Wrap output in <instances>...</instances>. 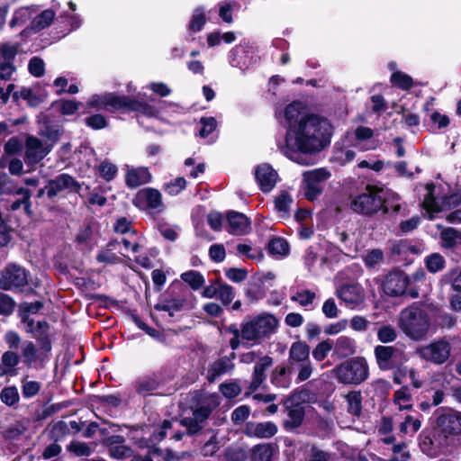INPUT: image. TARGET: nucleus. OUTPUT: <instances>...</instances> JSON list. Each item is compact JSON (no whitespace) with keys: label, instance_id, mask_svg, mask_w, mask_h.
<instances>
[{"label":"nucleus","instance_id":"1","mask_svg":"<svg viewBox=\"0 0 461 461\" xmlns=\"http://www.w3.org/2000/svg\"><path fill=\"white\" fill-rule=\"evenodd\" d=\"M330 125L326 120L311 115L288 126L285 144L281 149L290 158L295 152L316 153L330 143Z\"/></svg>","mask_w":461,"mask_h":461},{"label":"nucleus","instance_id":"2","mask_svg":"<svg viewBox=\"0 0 461 461\" xmlns=\"http://www.w3.org/2000/svg\"><path fill=\"white\" fill-rule=\"evenodd\" d=\"M389 200L384 197V189L374 185H367L364 190L350 200V209L358 214L373 216L388 211Z\"/></svg>","mask_w":461,"mask_h":461},{"label":"nucleus","instance_id":"3","mask_svg":"<svg viewBox=\"0 0 461 461\" xmlns=\"http://www.w3.org/2000/svg\"><path fill=\"white\" fill-rule=\"evenodd\" d=\"M277 327V319L269 313L246 318L243 321V340L251 345L259 344L275 333Z\"/></svg>","mask_w":461,"mask_h":461},{"label":"nucleus","instance_id":"4","mask_svg":"<svg viewBox=\"0 0 461 461\" xmlns=\"http://www.w3.org/2000/svg\"><path fill=\"white\" fill-rule=\"evenodd\" d=\"M37 344L32 340H22L19 347L22 363L27 368L41 369L50 360L51 342L49 336L39 338Z\"/></svg>","mask_w":461,"mask_h":461},{"label":"nucleus","instance_id":"5","mask_svg":"<svg viewBox=\"0 0 461 461\" xmlns=\"http://www.w3.org/2000/svg\"><path fill=\"white\" fill-rule=\"evenodd\" d=\"M330 372L339 383L344 384H360L369 375L367 362L359 357L342 362Z\"/></svg>","mask_w":461,"mask_h":461},{"label":"nucleus","instance_id":"6","mask_svg":"<svg viewBox=\"0 0 461 461\" xmlns=\"http://www.w3.org/2000/svg\"><path fill=\"white\" fill-rule=\"evenodd\" d=\"M399 326L406 336L419 340L428 332L429 320L423 310L418 307H410L402 311Z\"/></svg>","mask_w":461,"mask_h":461},{"label":"nucleus","instance_id":"7","mask_svg":"<svg viewBox=\"0 0 461 461\" xmlns=\"http://www.w3.org/2000/svg\"><path fill=\"white\" fill-rule=\"evenodd\" d=\"M374 354L378 367L384 371L397 368L408 360L402 348L393 346L378 345L375 348Z\"/></svg>","mask_w":461,"mask_h":461},{"label":"nucleus","instance_id":"8","mask_svg":"<svg viewBox=\"0 0 461 461\" xmlns=\"http://www.w3.org/2000/svg\"><path fill=\"white\" fill-rule=\"evenodd\" d=\"M4 341L8 347V350L3 353L1 363L9 375L17 374V366L22 362L21 353L16 352L21 345V336L14 330H8L4 335Z\"/></svg>","mask_w":461,"mask_h":461},{"label":"nucleus","instance_id":"9","mask_svg":"<svg viewBox=\"0 0 461 461\" xmlns=\"http://www.w3.org/2000/svg\"><path fill=\"white\" fill-rule=\"evenodd\" d=\"M190 404L193 415L200 420H206L221 404V398L216 393L195 391L192 394Z\"/></svg>","mask_w":461,"mask_h":461},{"label":"nucleus","instance_id":"10","mask_svg":"<svg viewBox=\"0 0 461 461\" xmlns=\"http://www.w3.org/2000/svg\"><path fill=\"white\" fill-rule=\"evenodd\" d=\"M436 416V428L446 438L461 435V411L441 408L437 411Z\"/></svg>","mask_w":461,"mask_h":461},{"label":"nucleus","instance_id":"11","mask_svg":"<svg viewBox=\"0 0 461 461\" xmlns=\"http://www.w3.org/2000/svg\"><path fill=\"white\" fill-rule=\"evenodd\" d=\"M425 189L427 193L424 195L422 205L429 213L448 210L461 203V190L456 194L443 197L439 203L433 195L435 189V185L433 184H427ZM429 218V220H433L432 214H430Z\"/></svg>","mask_w":461,"mask_h":461},{"label":"nucleus","instance_id":"12","mask_svg":"<svg viewBox=\"0 0 461 461\" xmlns=\"http://www.w3.org/2000/svg\"><path fill=\"white\" fill-rule=\"evenodd\" d=\"M452 346L446 339H437L418 350L420 357L434 365L445 364L451 356Z\"/></svg>","mask_w":461,"mask_h":461},{"label":"nucleus","instance_id":"13","mask_svg":"<svg viewBox=\"0 0 461 461\" xmlns=\"http://www.w3.org/2000/svg\"><path fill=\"white\" fill-rule=\"evenodd\" d=\"M345 141L360 151L374 150L380 146V141L374 139V131L366 126H358L353 131H348Z\"/></svg>","mask_w":461,"mask_h":461},{"label":"nucleus","instance_id":"14","mask_svg":"<svg viewBox=\"0 0 461 461\" xmlns=\"http://www.w3.org/2000/svg\"><path fill=\"white\" fill-rule=\"evenodd\" d=\"M303 176V194L309 201H314L322 192L323 183L330 178V173L325 168L305 171Z\"/></svg>","mask_w":461,"mask_h":461},{"label":"nucleus","instance_id":"15","mask_svg":"<svg viewBox=\"0 0 461 461\" xmlns=\"http://www.w3.org/2000/svg\"><path fill=\"white\" fill-rule=\"evenodd\" d=\"M127 102V96L118 95L114 93L93 95L86 102V107L108 112L122 111Z\"/></svg>","mask_w":461,"mask_h":461},{"label":"nucleus","instance_id":"16","mask_svg":"<svg viewBox=\"0 0 461 461\" xmlns=\"http://www.w3.org/2000/svg\"><path fill=\"white\" fill-rule=\"evenodd\" d=\"M28 283V275L22 267L10 264L0 276V289L14 291L25 286Z\"/></svg>","mask_w":461,"mask_h":461},{"label":"nucleus","instance_id":"17","mask_svg":"<svg viewBox=\"0 0 461 461\" xmlns=\"http://www.w3.org/2000/svg\"><path fill=\"white\" fill-rule=\"evenodd\" d=\"M409 276L402 270L394 269L388 273L383 282L384 292L390 296L408 295Z\"/></svg>","mask_w":461,"mask_h":461},{"label":"nucleus","instance_id":"18","mask_svg":"<svg viewBox=\"0 0 461 461\" xmlns=\"http://www.w3.org/2000/svg\"><path fill=\"white\" fill-rule=\"evenodd\" d=\"M52 146L41 141L40 139L29 135L25 140L24 161L33 166L41 161L51 150Z\"/></svg>","mask_w":461,"mask_h":461},{"label":"nucleus","instance_id":"19","mask_svg":"<svg viewBox=\"0 0 461 461\" xmlns=\"http://www.w3.org/2000/svg\"><path fill=\"white\" fill-rule=\"evenodd\" d=\"M47 196L50 199L54 198L59 193L68 191L69 193H78L81 189L80 184L68 174H60L55 178L50 179L45 185Z\"/></svg>","mask_w":461,"mask_h":461},{"label":"nucleus","instance_id":"20","mask_svg":"<svg viewBox=\"0 0 461 461\" xmlns=\"http://www.w3.org/2000/svg\"><path fill=\"white\" fill-rule=\"evenodd\" d=\"M132 202L142 210L152 209L160 212L164 207L161 193L150 187L139 190Z\"/></svg>","mask_w":461,"mask_h":461},{"label":"nucleus","instance_id":"21","mask_svg":"<svg viewBox=\"0 0 461 461\" xmlns=\"http://www.w3.org/2000/svg\"><path fill=\"white\" fill-rule=\"evenodd\" d=\"M299 394L294 393L286 401L287 418L285 420V428L293 430L301 426L304 419V406L298 402Z\"/></svg>","mask_w":461,"mask_h":461},{"label":"nucleus","instance_id":"22","mask_svg":"<svg viewBox=\"0 0 461 461\" xmlns=\"http://www.w3.org/2000/svg\"><path fill=\"white\" fill-rule=\"evenodd\" d=\"M235 354L224 356L211 363L207 368L206 379L210 384L216 382L221 376L233 371Z\"/></svg>","mask_w":461,"mask_h":461},{"label":"nucleus","instance_id":"23","mask_svg":"<svg viewBox=\"0 0 461 461\" xmlns=\"http://www.w3.org/2000/svg\"><path fill=\"white\" fill-rule=\"evenodd\" d=\"M277 426L272 421L248 422L244 429L246 436L258 438H268L277 433Z\"/></svg>","mask_w":461,"mask_h":461},{"label":"nucleus","instance_id":"24","mask_svg":"<svg viewBox=\"0 0 461 461\" xmlns=\"http://www.w3.org/2000/svg\"><path fill=\"white\" fill-rule=\"evenodd\" d=\"M337 295L347 306L355 308L364 302V292L359 285H345L337 291Z\"/></svg>","mask_w":461,"mask_h":461},{"label":"nucleus","instance_id":"25","mask_svg":"<svg viewBox=\"0 0 461 461\" xmlns=\"http://www.w3.org/2000/svg\"><path fill=\"white\" fill-rule=\"evenodd\" d=\"M257 182L263 192L271 191L277 181L276 171L267 164L258 166L255 172Z\"/></svg>","mask_w":461,"mask_h":461},{"label":"nucleus","instance_id":"26","mask_svg":"<svg viewBox=\"0 0 461 461\" xmlns=\"http://www.w3.org/2000/svg\"><path fill=\"white\" fill-rule=\"evenodd\" d=\"M227 230L233 235H245L250 230V221L249 218L238 212H230L227 214Z\"/></svg>","mask_w":461,"mask_h":461},{"label":"nucleus","instance_id":"27","mask_svg":"<svg viewBox=\"0 0 461 461\" xmlns=\"http://www.w3.org/2000/svg\"><path fill=\"white\" fill-rule=\"evenodd\" d=\"M152 176L148 167H127L125 183L130 188H136L151 181Z\"/></svg>","mask_w":461,"mask_h":461},{"label":"nucleus","instance_id":"28","mask_svg":"<svg viewBox=\"0 0 461 461\" xmlns=\"http://www.w3.org/2000/svg\"><path fill=\"white\" fill-rule=\"evenodd\" d=\"M273 365V358L269 356L260 357L254 366L252 380L249 386V393L256 391L265 381L266 371Z\"/></svg>","mask_w":461,"mask_h":461},{"label":"nucleus","instance_id":"29","mask_svg":"<svg viewBox=\"0 0 461 461\" xmlns=\"http://www.w3.org/2000/svg\"><path fill=\"white\" fill-rule=\"evenodd\" d=\"M291 365H300L310 362V347L303 341L294 342L289 349Z\"/></svg>","mask_w":461,"mask_h":461},{"label":"nucleus","instance_id":"30","mask_svg":"<svg viewBox=\"0 0 461 461\" xmlns=\"http://www.w3.org/2000/svg\"><path fill=\"white\" fill-rule=\"evenodd\" d=\"M118 240L110 241L107 246L98 251L96 260L105 265H115L122 262L121 258L114 252Z\"/></svg>","mask_w":461,"mask_h":461},{"label":"nucleus","instance_id":"31","mask_svg":"<svg viewBox=\"0 0 461 461\" xmlns=\"http://www.w3.org/2000/svg\"><path fill=\"white\" fill-rule=\"evenodd\" d=\"M305 113V105L302 102H294L286 106L285 117L288 122V126L294 125L302 118L309 117Z\"/></svg>","mask_w":461,"mask_h":461},{"label":"nucleus","instance_id":"32","mask_svg":"<svg viewBox=\"0 0 461 461\" xmlns=\"http://www.w3.org/2000/svg\"><path fill=\"white\" fill-rule=\"evenodd\" d=\"M333 347L334 352L341 357H347L356 353V341L347 336L339 337Z\"/></svg>","mask_w":461,"mask_h":461},{"label":"nucleus","instance_id":"33","mask_svg":"<svg viewBox=\"0 0 461 461\" xmlns=\"http://www.w3.org/2000/svg\"><path fill=\"white\" fill-rule=\"evenodd\" d=\"M356 157V152L347 147L341 146L339 143H336L334 146L333 154L331 160L338 163L340 166L352 161Z\"/></svg>","mask_w":461,"mask_h":461},{"label":"nucleus","instance_id":"34","mask_svg":"<svg viewBox=\"0 0 461 461\" xmlns=\"http://www.w3.org/2000/svg\"><path fill=\"white\" fill-rule=\"evenodd\" d=\"M442 247L454 248L456 245H461V230L454 228H445L440 233Z\"/></svg>","mask_w":461,"mask_h":461},{"label":"nucleus","instance_id":"35","mask_svg":"<svg viewBox=\"0 0 461 461\" xmlns=\"http://www.w3.org/2000/svg\"><path fill=\"white\" fill-rule=\"evenodd\" d=\"M317 295L313 291L302 289L295 292L291 296V301L297 303L302 307H313V303Z\"/></svg>","mask_w":461,"mask_h":461},{"label":"nucleus","instance_id":"36","mask_svg":"<svg viewBox=\"0 0 461 461\" xmlns=\"http://www.w3.org/2000/svg\"><path fill=\"white\" fill-rule=\"evenodd\" d=\"M348 402V411L354 415L359 416L362 411V395L359 391H351L346 396Z\"/></svg>","mask_w":461,"mask_h":461},{"label":"nucleus","instance_id":"37","mask_svg":"<svg viewBox=\"0 0 461 461\" xmlns=\"http://www.w3.org/2000/svg\"><path fill=\"white\" fill-rule=\"evenodd\" d=\"M274 448L270 444L262 443L256 445L251 453L252 461H271Z\"/></svg>","mask_w":461,"mask_h":461},{"label":"nucleus","instance_id":"38","mask_svg":"<svg viewBox=\"0 0 461 461\" xmlns=\"http://www.w3.org/2000/svg\"><path fill=\"white\" fill-rule=\"evenodd\" d=\"M409 280L408 295L411 298H418L420 296V286L425 282L424 271L421 269L417 270L411 276H409Z\"/></svg>","mask_w":461,"mask_h":461},{"label":"nucleus","instance_id":"39","mask_svg":"<svg viewBox=\"0 0 461 461\" xmlns=\"http://www.w3.org/2000/svg\"><path fill=\"white\" fill-rule=\"evenodd\" d=\"M271 382L277 387H289L290 377L288 375V369L284 366H276L272 372Z\"/></svg>","mask_w":461,"mask_h":461},{"label":"nucleus","instance_id":"40","mask_svg":"<svg viewBox=\"0 0 461 461\" xmlns=\"http://www.w3.org/2000/svg\"><path fill=\"white\" fill-rule=\"evenodd\" d=\"M122 111H137L147 116H154L157 113L155 107L129 97Z\"/></svg>","mask_w":461,"mask_h":461},{"label":"nucleus","instance_id":"41","mask_svg":"<svg viewBox=\"0 0 461 461\" xmlns=\"http://www.w3.org/2000/svg\"><path fill=\"white\" fill-rule=\"evenodd\" d=\"M292 203L293 198L285 191L282 192L275 198V209L282 217H285L289 214Z\"/></svg>","mask_w":461,"mask_h":461},{"label":"nucleus","instance_id":"42","mask_svg":"<svg viewBox=\"0 0 461 461\" xmlns=\"http://www.w3.org/2000/svg\"><path fill=\"white\" fill-rule=\"evenodd\" d=\"M421 427V421L418 418L407 415L399 426L402 434L413 436Z\"/></svg>","mask_w":461,"mask_h":461},{"label":"nucleus","instance_id":"43","mask_svg":"<svg viewBox=\"0 0 461 461\" xmlns=\"http://www.w3.org/2000/svg\"><path fill=\"white\" fill-rule=\"evenodd\" d=\"M158 382L156 379L145 376L141 377L135 383V390L139 394L146 395L158 388Z\"/></svg>","mask_w":461,"mask_h":461},{"label":"nucleus","instance_id":"44","mask_svg":"<svg viewBox=\"0 0 461 461\" xmlns=\"http://www.w3.org/2000/svg\"><path fill=\"white\" fill-rule=\"evenodd\" d=\"M55 17V13L52 10L47 9L41 14L37 15L32 22V27L35 31H41L48 27Z\"/></svg>","mask_w":461,"mask_h":461},{"label":"nucleus","instance_id":"45","mask_svg":"<svg viewBox=\"0 0 461 461\" xmlns=\"http://www.w3.org/2000/svg\"><path fill=\"white\" fill-rule=\"evenodd\" d=\"M183 304L184 301L182 299L172 298L156 304L155 309L167 312L169 316H174L175 312H179L183 308Z\"/></svg>","mask_w":461,"mask_h":461},{"label":"nucleus","instance_id":"46","mask_svg":"<svg viewBox=\"0 0 461 461\" xmlns=\"http://www.w3.org/2000/svg\"><path fill=\"white\" fill-rule=\"evenodd\" d=\"M425 265L430 273H438L444 269L446 261L439 253H432L426 257Z\"/></svg>","mask_w":461,"mask_h":461},{"label":"nucleus","instance_id":"47","mask_svg":"<svg viewBox=\"0 0 461 461\" xmlns=\"http://www.w3.org/2000/svg\"><path fill=\"white\" fill-rule=\"evenodd\" d=\"M21 384L22 394L25 399L34 397L41 388V384L40 382L28 380L27 377H23Z\"/></svg>","mask_w":461,"mask_h":461},{"label":"nucleus","instance_id":"48","mask_svg":"<svg viewBox=\"0 0 461 461\" xmlns=\"http://www.w3.org/2000/svg\"><path fill=\"white\" fill-rule=\"evenodd\" d=\"M183 281L187 283L194 290H198L204 284L203 276L197 271L190 270L181 275Z\"/></svg>","mask_w":461,"mask_h":461},{"label":"nucleus","instance_id":"49","mask_svg":"<svg viewBox=\"0 0 461 461\" xmlns=\"http://www.w3.org/2000/svg\"><path fill=\"white\" fill-rule=\"evenodd\" d=\"M268 250L273 255L285 256L289 252V245L285 239L275 238L269 241Z\"/></svg>","mask_w":461,"mask_h":461},{"label":"nucleus","instance_id":"50","mask_svg":"<svg viewBox=\"0 0 461 461\" xmlns=\"http://www.w3.org/2000/svg\"><path fill=\"white\" fill-rule=\"evenodd\" d=\"M392 456L389 461H409L411 454L405 443L394 444L392 448Z\"/></svg>","mask_w":461,"mask_h":461},{"label":"nucleus","instance_id":"51","mask_svg":"<svg viewBox=\"0 0 461 461\" xmlns=\"http://www.w3.org/2000/svg\"><path fill=\"white\" fill-rule=\"evenodd\" d=\"M390 80L393 85L402 90H408L413 85L412 78L407 74L400 71L393 73Z\"/></svg>","mask_w":461,"mask_h":461},{"label":"nucleus","instance_id":"52","mask_svg":"<svg viewBox=\"0 0 461 461\" xmlns=\"http://www.w3.org/2000/svg\"><path fill=\"white\" fill-rule=\"evenodd\" d=\"M377 339L382 343H391L397 339V331L391 325H383L377 329Z\"/></svg>","mask_w":461,"mask_h":461},{"label":"nucleus","instance_id":"53","mask_svg":"<svg viewBox=\"0 0 461 461\" xmlns=\"http://www.w3.org/2000/svg\"><path fill=\"white\" fill-rule=\"evenodd\" d=\"M333 348V342L330 339H325L320 342L312 350V357L317 361H322Z\"/></svg>","mask_w":461,"mask_h":461},{"label":"nucleus","instance_id":"54","mask_svg":"<svg viewBox=\"0 0 461 461\" xmlns=\"http://www.w3.org/2000/svg\"><path fill=\"white\" fill-rule=\"evenodd\" d=\"M235 293L232 286L228 284L219 282L217 298L222 303V304L229 305L233 301Z\"/></svg>","mask_w":461,"mask_h":461},{"label":"nucleus","instance_id":"55","mask_svg":"<svg viewBox=\"0 0 461 461\" xmlns=\"http://www.w3.org/2000/svg\"><path fill=\"white\" fill-rule=\"evenodd\" d=\"M17 195H22L21 199H17L10 204V209L12 211H16L23 206V209L27 214L31 213V191L29 189L24 188V193H17Z\"/></svg>","mask_w":461,"mask_h":461},{"label":"nucleus","instance_id":"56","mask_svg":"<svg viewBox=\"0 0 461 461\" xmlns=\"http://www.w3.org/2000/svg\"><path fill=\"white\" fill-rule=\"evenodd\" d=\"M1 401L8 406H13L19 402V393L15 386L4 388L0 393Z\"/></svg>","mask_w":461,"mask_h":461},{"label":"nucleus","instance_id":"57","mask_svg":"<svg viewBox=\"0 0 461 461\" xmlns=\"http://www.w3.org/2000/svg\"><path fill=\"white\" fill-rule=\"evenodd\" d=\"M206 17L203 8H196L192 15L189 30L196 32L202 30L205 24Z\"/></svg>","mask_w":461,"mask_h":461},{"label":"nucleus","instance_id":"58","mask_svg":"<svg viewBox=\"0 0 461 461\" xmlns=\"http://www.w3.org/2000/svg\"><path fill=\"white\" fill-rule=\"evenodd\" d=\"M55 105L62 114L72 115L79 109L81 103L74 100H60Z\"/></svg>","mask_w":461,"mask_h":461},{"label":"nucleus","instance_id":"59","mask_svg":"<svg viewBox=\"0 0 461 461\" xmlns=\"http://www.w3.org/2000/svg\"><path fill=\"white\" fill-rule=\"evenodd\" d=\"M67 449L77 456H88L92 453V449L87 443L76 440L70 442Z\"/></svg>","mask_w":461,"mask_h":461},{"label":"nucleus","instance_id":"60","mask_svg":"<svg viewBox=\"0 0 461 461\" xmlns=\"http://www.w3.org/2000/svg\"><path fill=\"white\" fill-rule=\"evenodd\" d=\"M98 171L104 180L111 181L115 177L118 169L114 164L108 160H104L99 165Z\"/></svg>","mask_w":461,"mask_h":461},{"label":"nucleus","instance_id":"61","mask_svg":"<svg viewBox=\"0 0 461 461\" xmlns=\"http://www.w3.org/2000/svg\"><path fill=\"white\" fill-rule=\"evenodd\" d=\"M219 390L228 399L235 398L241 393V387L236 382L222 383L220 384Z\"/></svg>","mask_w":461,"mask_h":461},{"label":"nucleus","instance_id":"62","mask_svg":"<svg viewBox=\"0 0 461 461\" xmlns=\"http://www.w3.org/2000/svg\"><path fill=\"white\" fill-rule=\"evenodd\" d=\"M204 420H200L193 415V417L183 418L180 423L186 429L188 434L193 435L202 429V423Z\"/></svg>","mask_w":461,"mask_h":461},{"label":"nucleus","instance_id":"63","mask_svg":"<svg viewBox=\"0 0 461 461\" xmlns=\"http://www.w3.org/2000/svg\"><path fill=\"white\" fill-rule=\"evenodd\" d=\"M306 461H331V455L316 446H311Z\"/></svg>","mask_w":461,"mask_h":461},{"label":"nucleus","instance_id":"64","mask_svg":"<svg viewBox=\"0 0 461 461\" xmlns=\"http://www.w3.org/2000/svg\"><path fill=\"white\" fill-rule=\"evenodd\" d=\"M186 186V181L184 177H176L174 180L164 185V190L170 195H176Z\"/></svg>","mask_w":461,"mask_h":461}]
</instances>
